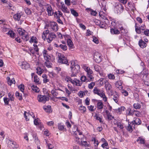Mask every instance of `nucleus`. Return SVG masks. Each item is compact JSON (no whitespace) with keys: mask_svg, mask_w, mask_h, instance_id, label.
I'll list each match as a JSON object with an SVG mask.
<instances>
[{"mask_svg":"<svg viewBox=\"0 0 149 149\" xmlns=\"http://www.w3.org/2000/svg\"><path fill=\"white\" fill-rule=\"evenodd\" d=\"M70 68H71V72L72 73L71 75V77H76L77 74L79 71L80 66L77 64H75L74 62L71 61Z\"/></svg>","mask_w":149,"mask_h":149,"instance_id":"obj_1","label":"nucleus"},{"mask_svg":"<svg viewBox=\"0 0 149 149\" xmlns=\"http://www.w3.org/2000/svg\"><path fill=\"white\" fill-rule=\"evenodd\" d=\"M58 62L59 63L65 64L67 66L69 65L68 60L64 55L60 54V55H58Z\"/></svg>","mask_w":149,"mask_h":149,"instance_id":"obj_2","label":"nucleus"},{"mask_svg":"<svg viewBox=\"0 0 149 149\" xmlns=\"http://www.w3.org/2000/svg\"><path fill=\"white\" fill-rule=\"evenodd\" d=\"M144 71H143V80L145 85L148 86H149V76L148 73L147 71H145L144 73Z\"/></svg>","mask_w":149,"mask_h":149,"instance_id":"obj_3","label":"nucleus"},{"mask_svg":"<svg viewBox=\"0 0 149 149\" xmlns=\"http://www.w3.org/2000/svg\"><path fill=\"white\" fill-rule=\"evenodd\" d=\"M94 59L96 63H100L102 61L101 54L98 52H95L94 54Z\"/></svg>","mask_w":149,"mask_h":149,"instance_id":"obj_4","label":"nucleus"},{"mask_svg":"<svg viewBox=\"0 0 149 149\" xmlns=\"http://www.w3.org/2000/svg\"><path fill=\"white\" fill-rule=\"evenodd\" d=\"M49 98L45 95H38V100L40 102L45 103L46 101L49 100Z\"/></svg>","mask_w":149,"mask_h":149,"instance_id":"obj_5","label":"nucleus"},{"mask_svg":"<svg viewBox=\"0 0 149 149\" xmlns=\"http://www.w3.org/2000/svg\"><path fill=\"white\" fill-rule=\"evenodd\" d=\"M93 92L94 94H97L101 97H103V95H104V91L102 90L99 89L96 87L94 88Z\"/></svg>","mask_w":149,"mask_h":149,"instance_id":"obj_6","label":"nucleus"},{"mask_svg":"<svg viewBox=\"0 0 149 149\" xmlns=\"http://www.w3.org/2000/svg\"><path fill=\"white\" fill-rule=\"evenodd\" d=\"M137 25V24L136 23L135 27L136 31L138 34L141 33V30H144L146 28V26L144 24H143L140 27H138Z\"/></svg>","mask_w":149,"mask_h":149,"instance_id":"obj_7","label":"nucleus"},{"mask_svg":"<svg viewBox=\"0 0 149 149\" xmlns=\"http://www.w3.org/2000/svg\"><path fill=\"white\" fill-rule=\"evenodd\" d=\"M42 53L44 59L46 61L49 62V60L51 59V57L48 54L47 51L44 49L43 50Z\"/></svg>","mask_w":149,"mask_h":149,"instance_id":"obj_8","label":"nucleus"},{"mask_svg":"<svg viewBox=\"0 0 149 149\" xmlns=\"http://www.w3.org/2000/svg\"><path fill=\"white\" fill-rule=\"evenodd\" d=\"M116 8L117 9V13H118L120 14L121 13L123 12L124 10V8L122 5L120 3H118L116 5Z\"/></svg>","mask_w":149,"mask_h":149,"instance_id":"obj_9","label":"nucleus"},{"mask_svg":"<svg viewBox=\"0 0 149 149\" xmlns=\"http://www.w3.org/2000/svg\"><path fill=\"white\" fill-rule=\"evenodd\" d=\"M61 10L64 13H69V10L68 9L67 7L64 4L63 2H61Z\"/></svg>","mask_w":149,"mask_h":149,"instance_id":"obj_10","label":"nucleus"},{"mask_svg":"<svg viewBox=\"0 0 149 149\" xmlns=\"http://www.w3.org/2000/svg\"><path fill=\"white\" fill-rule=\"evenodd\" d=\"M136 110L132 109L130 107L128 108L126 110V113L129 116H133Z\"/></svg>","mask_w":149,"mask_h":149,"instance_id":"obj_11","label":"nucleus"},{"mask_svg":"<svg viewBox=\"0 0 149 149\" xmlns=\"http://www.w3.org/2000/svg\"><path fill=\"white\" fill-rule=\"evenodd\" d=\"M71 83L73 84H75L76 86H81L82 84V83L78 79L75 78Z\"/></svg>","mask_w":149,"mask_h":149,"instance_id":"obj_12","label":"nucleus"},{"mask_svg":"<svg viewBox=\"0 0 149 149\" xmlns=\"http://www.w3.org/2000/svg\"><path fill=\"white\" fill-rule=\"evenodd\" d=\"M138 44L140 47L142 48L146 47L147 45L146 43L142 39L139 40Z\"/></svg>","mask_w":149,"mask_h":149,"instance_id":"obj_13","label":"nucleus"},{"mask_svg":"<svg viewBox=\"0 0 149 149\" xmlns=\"http://www.w3.org/2000/svg\"><path fill=\"white\" fill-rule=\"evenodd\" d=\"M54 16L57 19H59L60 17L63 18L62 13L60 11H58L55 12Z\"/></svg>","mask_w":149,"mask_h":149,"instance_id":"obj_14","label":"nucleus"},{"mask_svg":"<svg viewBox=\"0 0 149 149\" xmlns=\"http://www.w3.org/2000/svg\"><path fill=\"white\" fill-rule=\"evenodd\" d=\"M21 68L23 69L26 70L30 68V65L28 63L23 62L21 65Z\"/></svg>","mask_w":149,"mask_h":149,"instance_id":"obj_15","label":"nucleus"},{"mask_svg":"<svg viewBox=\"0 0 149 149\" xmlns=\"http://www.w3.org/2000/svg\"><path fill=\"white\" fill-rule=\"evenodd\" d=\"M104 83L105 84V87L106 89L108 91H110L112 87L111 84L107 80L104 81Z\"/></svg>","mask_w":149,"mask_h":149,"instance_id":"obj_16","label":"nucleus"},{"mask_svg":"<svg viewBox=\"0 0 149 149\" xmlns=\"http://www.w3.org/2000/svg\"><path fill=\"white\" fill-rule=\"evenodd\" d=\"M47 8L48 15L50 16L53 15L54 12L51 6L48 5L47 7Z\"/></svg>","mask_w":149,"mask_h":149,"instance_id":"obj_17","label":"nucleus"},{"mask_svg":"<svg viewBox=\"0 0 149 149\" xmlns=\"http://www.w3.org/2000/svg\"><path fill=\"white\" fill-rule=\"evenodd\" d=\"M141 123V121L139 118H136L135 120H133L132 122V123L133 125L135 124L136 125H139Z\"/></svg>","mask_w":149,"mask_h":149,"instance_id":"obj_18","label":"nucleus"},{"mask_svg":"<svg viewBox=\"0 0 149 149\" xmlns=\"http://www.w3.org/2000/svg\"><path fill=\"white\" fill-rule=\"evenodd\" d=\"M103 106L104 104L102 101H98L97 104V109L99 110L103 108Z\"/></svg>","mask_w":149,"mask_h":149,"instance_id":"obj_19","label":"nucleus"},{"mask_svg":"<svg viewBox=\"0 0 149 149\" xmlns=\"http://www.w3.org/2000/svg\"><path fill=\"white\" fill-rule=\"evenodd\" d=\"M9 141L8 143V144L10 143H10H11L13 145V146L12 147V148H17L19 147V146L17 144V143L15 141H12V140H9Z\"/></svg>","mask_w":149,"mask_h":149,"instance_id":"obj_20","label":"nucleus"},{"mask_svg":"<svg viewBox=\"0 0 149 149\" xmlns=\"http://www.w3.org/2000/svg\"><path fill=\"white\" fill-rule=\"evenodd\" d=\"M125 108L124 106H121L120 107L118 108L117 109H114L117 113H121L122 111H124L125 110Z\"/></svg>","mask_w":149,"mask_h":149,"instance_id":"obj_21","label":"nucleus"},{"mask_svg":"<svg viewBox=\"0 0 149 149\" xmlns=\"http://www.w3.org/2000/svg\"><path fill=\"white\" fill-rule=\"evenodd\" d=\"M51 106L49 105L47 106H44L43 107V109L46 112L50 113L52 111L51 110Z\"/></svg>","mask_w":149,"mask_h":149,"instance_id":"obj_22","label":"nucleus"},{"mask_svg":"<svg viewBox=\"0 0 149 149\" xmlns=\"http://www.w3.org/2000/svg\"><path fill=\"white\" fill-rule=\"evenodd\" d=\"M110 32L112 34H118L120 33V31L117 29L111 28L110 29Z\"/></svg>","mask_w":149,"mask_h":149,"instance_id":"obj_23","label":"nucleus"},{"mask_svg":"<svg viewBox=\"0 0 149 149\" xmlns=\"http://www.w3.org/2000/svg\"><path fill=\"white\" fill-rule=\"evenodd\" d=\"M80 144L81 146H84L85 147H89L90 146L89 142L86 141H81Z\"/></svg>","mask_w":149,"mask_h":149,"instance_id":"obj_24","label":"nucleus"},{"mask_svg":"<svg viewBox=\"0 0 149 149\" xmlns=\"http://www.w3.org/2000/svg\"><path fill=\"white\" fill-rule=\"evenodd\" d=\"M7 78L8 79V84L10 86H11L13 84H15V81L14 78H13L12 79H10L9 77H8Z\"/></svg>","mask_w":149,"mask_h":149,"instance_id":"obj_25","label":"nucleus"},{"mask_svg":"<svg viewBox=\"0 0 149 149\" xmlns=\"http://www.w3.org/2000/svg\"><path fill=\"white\" fill-rule=\"evenodd\" d=\"M17 31L19 35L21 36H23L24 34V32L25 31L24 29H22V28H19L17 29Z\"/></svg>","mask_w":149,"mask_h":149,"instance_id":"obj_26","label":"nucleus"},{"mask_svg":"<svg viewBox=\"0 0 149 149\" xmlns=\"http://www.w3.org/2000/svg\"><path fill=\"white\" fill-rule=\"evenodd\" d=\"M129 124L128 126L127 127V130L130 132H132L133 131L132 130V126L133 125L132 123V122L129 123V122L128 123Z\"/></svg>","mask_w":149,"mask_h":149,"instance_id":"obj_27","label":"nucleus"},{"mask_svg":"<svg viewBox=\"0 0 149 149\" xmlns=\"http://www.w3.org/2000/svg\"><path fill=\"white\" fill-rule=\"evenodd\" d=\"M68 45L70 47H72L73 46V44L72 41L70 38H68L67 40Z\"/></svg>","mask_w":149,"mask_h":149,"instance_id":"obj_28","label":"nucleus"},{"mask_svg":"<svg viewBox=\"0 0 149 149\" xmlns=\"http://www.w3.org/2000/svg\"><path fill=\"white\" fill-rule=\"evenodd\" d=\"M116 95H114L113 99L115 102L117 103L118 101L119 97L118 95V93L116 92H115Z\"/></svg>","mask_w":149,"mask_h":149,"instance_id":"obj_29","label":"nucleus"},{"mask_svg":"<svg viewBox=\"0 0 149 149\" xmlns=\"http://www.w3.org/2000/svg\"><path fill=\"white\" fill-rule=\"evenodd\" d=\"M79 109L82 113H84L86 111V108L84 106H81L79 107Z\"/></svg>","mask_w":149,"mask_h":149,"instance_id":"obj_30","label":"nucleus"},{"mask_svg":"<svg viewBox=\"0 0 149 149\" xmlns=\"http://www.w3.org/2000/svg\"><path fill=\"white\" fill-rule=\"evenodd\" d=\"M31 88L32 90L35 91L36 92H38L39 91V88L36 86L33 85L31 86Z\"/></svg>","mask_w":149,"mask_h":149,"instance_id":"obj_31","label":"nucleus"},{"mask_svg":"<svg viewBox=\"0 0 149 149\" xmlns=\"http://www.w3.org/2000/svg\"><path fill=\"white\" fill-rule=\"evenodd\" d=\"M8 96L10 99L11 101H13L14 100V94L13 93L10 92L8 94Z\"/></svg>","mask_w":149,"mask_h":149,"instance_id":"obj_32","label":"nucleus"},{"mask_svg":"<svg viewBox=\"0 0 149 149\" xmlns=\"http://www.w3.org/2000/svg\"><path fill=\"white\" fill-rule=\"evenodd\" d=\"M48 23L49 24V27H50V28L52 29L54 27V26H55V25H57V23L54 22L50 21Z\"/></svg>","mask_w":149,"mask_h":149,"instance_id":"obj_33","label":"nucleus"},{"mask_svg":"<svg viewBox=\"0 0 149 149\" xmlns=\"http://www.w3.org/2000/svg\"><path fill=\"white\" fill-rule=\"evenodd\" d=\"M15 95L17 98L19 100H22V95H20L19 92L17 91L16 92Z\"/></svg>","mask_w":149,"mask_h":149,"instance_id":"obj_34","label":"nucleus"},{"mask_svg":"<svg viewBox=\"0 0 149 149\" xmlns=\"http://www.w3.org/2000/svg\"><path fill=\"white\" fill-rule=\"evenodd\" d=\"M95 117L96 118V119L97 120H98L99 121L100 123H102L103 121L102 120V116H100L98 114H96L95 115Z\"/></svg>","mask_w":149,"mask_h":149,"instance_id":"obj_35","label":"nucleus"},{"mask_svg":"<svg viewBox=\"0 0 149 149\" xmlns=\"http://www.w3.org/2000/svg\"><path fill=\"white\" fill-rule=\"evenodd\" d=\"M133 107L135 109H140L141 107V105L139 103H134L133 105Z\"/></svg>","mask_w":149,"mask_h":149,"instance_id":"obj_36","label":"nucleus"},{"mask_svg":"<svg viewBox=\"0 0 149 149\" xmlns=\"http://www.w3.org/2000/svg\"><path fill=\"white\" fill-rule=\"evenodd\" d=\"M70 11L71 13L74 16L77 17L78 16V13L74 9H71Z\"/></svg>","mask_w":149,"mask_h":149,"instance_id":"obj_37","label":"nucleus"},{"mask_svg":"<svg viewBox=\"0 0 149 149\" xmlns=\"http://www.w3.org/2000/svg\"><path fill=\"white\" fill-rule=\"evenodd\" d=\"M92 141H93L94 143L95 146H97L99 143L97 140L95 138H93L92 139Z\"/></svg>","mask_w":149,"mask_h":149,"instance_id":"obj_38","label":"nucleus"},{"mask_svg":"<svg viewBox=\"0 0 149 149\" xmlns=\"http://www.w3.org/2000/svg\"><path fill=\"white\" fill-rule=\"evenodd\" d=\"M101 146L104 149H108L109 148L107 142L103 143L102 144Z\"/></svg>","mask_w":149,"mask_h":149,"instance_id":"obj_39","label":"nucleus"},{"mask_svg":"<svg viewBox=\"0 0 149 149\" xmlns=\"http://www.w3.org/2000/svg\"><path fill=\"white\" fill-rule=\"evenodd\" d=\"M18 88L20 90V91L24 93V86L23 84H21L18 86Z\"/></svg>","mask_w":149,"mask_h":149,"instance_id":"obj_40","label":"nucleus"},{"mask_svg":"<svg viewBox=\"0 0 149 149\" xmlns=\"http://www.w3.org/2000/svg\"><path fill=\"white\" fill-rule=\"evenodd\" d=\"M94 22L95 23L96 25H100L102 23V22L100 19H94Z\"/></svg>","mask_w":149,"mask_h":149,"instance_id":"obj_41","label":"nucleus"},{"mask_svg":"<svg viewBox=\"0 0 149 149\" xmlns=\"http://www.w3.org/2000/svg\"><path fill=\"white\" fill-rule=\"evenodd\" d=\"M94 68L95 71L99 73L100 72V69H101V68L99 65H95Z\"/></svg>","mask_w":149,"mask_h":149,"instance_id":"obj_42","label":"nucleus"},{"mask_svg":"<svg viewBox=\"0 0 149 149\" xmlns=\"http://www.w3.org/2000/svg\"><path fill=\"white\" fill-rule=\"evenodd\" d=\"M8 35H10L11 38H14L15 35V33L12 31H9L7 33Z\"/></svg>","mask_w":149,"mask_h":149,"instance_id":"obj_43","label":"nucleus"},{"mask_svg":"<svg viewBox=\"0 0 149 149\" xmlns=\"http://www.w3.org/2000/svg\"><path fill=\"white\" fill-rule=\"evenodd\" d=\"M80 79L81 81V82L82 83V82H88L87 81L88 79L85 76H82L80 78Z\"/></svg>","mask_w":149,"mask_h":149,"instance_id":"obj_44","label":"nucleus"},{"mask_svg":"<svg viewBox=\"0 0 149 149\" xmlns=\"http://www.w3.org/2000/svg\"><path fill=\"white\" fill-rule=\"evenodd\" d=\"M59 47L61 48L63 51H65L67 50V46L65 45H63L62 44H60L59 45Z\"/></svg>","mask_w":149,"mask_h":149,"instance_id":"obj_45","label":"nucleus"},{"mask_svg":"<svg viewBox=\"0 0 149 149\" xmlns=\"http://www.w3.org/2000/svg\"><path fill=\"white\" fill-rule=\"evenodd\" d=\"M21 15L20 13H17L14 15L13 17L14 19H20L21 18Z\"/></svg>","mask_w":149,"mask_h":149,"instance_id":"obj_46","label":"nucleus"},{"mask_svg":"<svg viewBox=\"0 0 149 149\" xmlns=\"http://www.w3.org/2000/svg\"><path fill=\"white\" fill-rule=\"evenodd\" d=\"M45 141L46 143L47 144V146L48 147L49 149H52L54 148V146L52 144L47 143V140L45 139Z\"/></svg>","mask_w":149,"mask_h":149,"instance_id":"obj_47","label":"nucleus"},{"mask_svg":"<svg viewBox=\"0 0 149 149\" xmlns=\"http://www.w3.org/2000/svg\"><path fill=\"white\" fill-rule=\"evenodd\" d=\"M34 81L36 83H38V84H40V83H39V78L38 77L37 75H35L34 76Z\"/></svg>","mask_w":149,"mask_h":149,"instance_id":"obj_48","label":"nucleus"},{"mask_svg":"<svg viewBox=\"0 0 149 149\" xmlns=\"http://www.w3.org/2000/svg\"><path fill=\"white\" fill-rule=\"evenodd\" d=\"M95 85V83L94 82H92L88 85V87L90 89H93V86Z\"/></svg>","mask_w":149,"mask_h":149,"instance_id":"obj_49","label":"nucleus"},{"mask_svg":"<svg viewBox=\"0 0 149 149\" xmlns=\"http://www.w3.org/2000/svg\"><path fill=\"white\" fill-rule=\"evenodd\" d=\"M116 87L118 88L119 86H121L122 85V82L120 81H117L115 84Z\"/></svg>","mask_w":149,"mask_h":149,"instance_id":"obj_50","label":"nucleus"},{"mask_svg":"<svg viewBox=\"0 0 149 149\" xmlns=\"http://www.w3.org/2000/svg\"><path fill=\"white\" fill-rule=\"evenodd\" d=\"M87 77L88 78H89V79H87L88 81H93V80L94 77H93V76L91 75V74L87 75Z\"/></svg>","mask_w":149,"mask_h":149,"instance_id":"obj_51","label":"nucleus"},{"mask_svg":"<svg viewBox=\"0 0 149 149\" xmlns=\"http://www.w3.org/2000/svg\"><path fill=\"white\" fill-rule=\"evenodd\" d=\"M86 70L87 72V75L91 74L93 73V71L90 68L87 67L86 68Z\"/></svg>","mask_w":149,"mask_h":149,"instance_id":"obj_52","label":"nucleus"},{"mask_svg":"<svg viewBox=\"0 0 149 149\" xmlns=\"http://www.w3.org/2000/svg\"><path fill=\"white\" fill-rule=\"evenodd\" d=\"M134 97L135 100L139 102V96L137 93H135L134 95Z\"/></svg>","mask_w":149,"mask_h":149,"instance_id":"obj_53","label":"nucleus"},{"mask_svg":"<svg viewBox=\"0 0 149 149\" xmlns=\"http://www.w3.org/2000/svg\"><path fill=\"white\" fill-rule=\"evenodd\" d=\"M3 101L6 105H8L10 101L9 99H8L7 97H4Z\"/></svg>","mask_w":149,"mask_h":149,"instance_id":"obj_54","label":"nucleus"},{"mask_svg":"<svg viewBox=\"0 0 149 149\" xmlns=\"http://www.w3.org/2000/svg\"><path fill=\"white\" fill-rule=\"evenodd\" d=\"M22 38L25 41H27L29 39V35L27 34L22 37Z\"/></svg>","mask_w":149,"mask_h":149,"instance_id":"obj_55","label":"nucleus"},{"mask_svg":"<svg viewBox=\"0 0 149 149\" xmlns=\"http://www.w3.org/2000/svg\"><path fill=\"white\" fill-rule=\"evenodd\" d=\"M93 41L94 42L97 44H98L99 42L98 39L94 36H93Z\"/></svg>","mask_w":149,"mask_h":149,"instance_id":"obj_56","label":"nucleus"},{"mask_svg":"<svg viewBox=\"0 0 149 149\" xmlns=\"http://www.w3.org/2000/svg\"><path fill=\"white\" fill-rule=\"evenodd\" d=\"M37 73L39 75H40L42 73V71L41 70L40 68H36Z\"/></svg>","mask_w":149,"mask_h":149,"instance_id":"obj_57","label":"nucleus"},{"mask_svg":"<svg viewBox=\"0 0 149 149\" xmlns=\"http://www.w3.org/2000/svg\"><path fill=\"white\" fill-rule=\"evenodd\" d=\"M34 47V49L36 52H38L37 54L38 55L39 53H38L39 51V49L38 48V46L34 44L33 45Z\"/></svg>","mask_w":149,"mask_h":149,"instance_id":"obj_58","label":"nucleus"},{"mask_svg":"<svg viewBox=\"0 0 149 149\" xmlns=\"http://www.w3.org/2000/svg\"><path fill=\"white\" fill-rule=\"evenodd\" d=\"M143 33L147 36H149V30L146 29V30H144L143 32Z\"/></svg>","mask_w":149,"mask_h":149,"instance_id":"obj_59","label":"nucleus"},{"mask_svg":"<svg viewBox=\"0 0 149 149\" xmlns=\"http://www.w3.org/2000/svg\"><path fill=\"white\" fill-rule=\"evenodd\" d=\"M39 120L38 118L35 119L34 121V123L35 125H39L40 123V122H38Z\"/></svg>","mask_w":149,"mask_h":149,"instance_id":"obj_60","label":"nucleus"},{"mask_svg":"<svg viewBox=\"0 0 149 149\" xmlns=\"http://www.w3.org/2000/svg\"><path fill=\"white\" fill-rule=\"evenodd\" d=\"M108 77L110 79H114L115 76L114 75L111 74H109L108 75Z\"/></svg>","mask_w":149,"mask_h":149,"instance_id":"obj_61","label":"nucleus"},{"mask_svg":"<svg viewBox=\"0 0 149 149\" xmlns=\"http://www.w3.org/2000/svg\"><path fill=\"white\" fill-rule=\"evenodd\" d=\"M25 12L26 13L27 15L31 14V10L28 8H26L25 9Z\"/></svg>","mask_w":149,"mask_h":149,"instance_id":"obj_62","label":"nucleus"},{"mask_svg":"<svg viewBox=\"0 0 149 149\" xmlns=\"http://www.w3.org/2000/svg\"><path fill=\"white\" fill-rule=\"evenodd\" d=\"M58 127L59 130H62L64 129V126L63 125H61V124H59L58 125Z\"/></svg>","mask_w":149,"mask_h":149,"instance_id":"obj_63","label":"nucleus"},{"mask_svg":"<svg viewBox=\"0 0 149 149\" xmlns=\"http://www.w3.org/2000/svg\"><path fill=\"white\" fill-rule=\"evenodd\" d=\"M107 117L108 119L109 120H112L114 118V116H112L110 113H109L108 115H107Z\"/></svg>","mask_w":149,"mask_h":149,"instance_id":"obj_64","label":"nucleus"}]
</instances>
